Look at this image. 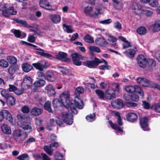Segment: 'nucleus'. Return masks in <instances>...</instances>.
<instances>
[{
	"instance_id": "48",
	"label": "nucleus",
	"mask_w": 160,
	"mask_h": 160,
	"mask_svg": "<svg viewBox=\"0 0 160 160\" xmlns=\"http://www.w3.org/2000/svg\"><path fill=\"white\" fill-rule=\"evenodd\" d=\"M8 91V90L4 89L1 91V94L3 98L7 99L9 96H10Z\"/></svg>"
},
{
	"instance_id": "50",
	"label": "nucleus",
	"mask_w": 160,
	"mask_h": 160,
	"mask_svg": "<svg viewBox=\"0 0 160 160\" xmlns=\"http://www.w3.org/2000/svg\"><path fill=\"white\" fill-rule=\"evenodd\" d=\"M150 82L148 79L144 78L142 83H141V85L144 87H148L150 86Z\"/></svg>"
},
{
	"instance_id": "52",
	"label": "nucleus",
	"mask_w": 160,
	"mask_h": 160,
	"mask_svg": "<svg viewBox=\"0 0 160 160\" xmlns=\"http://www.w3.org/2000/svg\"><path fill=\"white\" fill-rule=\"evenodd\" d=\"M8 64L7 61L4 59L0 60V66L5 68L8 66Z\"/></svg>"
},
{
	"instance_id": "53",
	"label": "nucleus",
	"mask_w": 160,
	"mask_h": 160,
	"mask_svg": "<svg viewBox=\"0 0 160 160\" xmlns=\"http://www.w3.org/2000/svg\"><path fill=\"white\" fill-rule=\"evenodd\" d=\"M142 106L146 109H148L151 108L150 104L146 101L143 100L142 102Z\"/></svg>"
},
{
	"instance_id": "2",
	"label": "nucleus",
	"mask_w": 160,
	"mask_h": 160,
	"mask_svg": "<svg viewBox=\"0 0 160 160\" xmlns=\"http://www.w3.org/2000/svg\"><path fill=\"white\" fill-rule=\"evenodd\" d=\"M59 99L62 102L63 106L68 108L70 107L72 113L74 114L78 113V111L76 107L82 109L83 106V102L81 99L76 98L74 100H70V95L67 92H63L59 96Z\"/></svg>"
},
{
	"instance_id": "43",
	"label": "nucleus",
	"mask_w": 160,
	"mask_h": 160,
	"mask_svg": "<svg viewBox=\"0 0 160 160\" xmlns=\"http://www.w3.org/2000/svg\"><path fill=\"white\" fill-rule=\"evenodd\" d=\"M51 19L54 22H58L61 20L60 16L57 14L52 15L51 16Z\"/></svg>"
},
{
	"instance_id": "9",
	"label": "nucleus",
	"mask_w": 160,
	"mask_h": 160,
	"mask_svg": "<svg viewBox=\"0 0 160 160\" xmlns=\"http://www.w3.org/2000/svg\"><path fill=\"white\" fill-rule=\"evenodd\" d=\"M32 79L31 77L26 75L23 79L21 84V86L24 88L25 89H28L32 85Z\"/></svg>"
},
{
	"instance_id": "7",
	"label": "nucleus",
	"mask_w": 160,
	"mask_h": 160,
	"mask_svg": "<svg viewBox=\"0 0 160 160\" xmlns=\"http://www.w3.org/2000/svg\"><path fill=\"white\" fill-rule=\"evenodd\" d=\"M19 69V67L17 64L10 65L8 69V77L9 79L14 80L17 72Z\"/></svg>"
},
{
	"instance_id": "62",
	"label": "nucleus",
	"mask_w": 160,
	"mask_h": 160,
	"mask_svg": "<svg viewBox=\"0 0 160 160\" xmlns=\"http://www.w3.org/2000/svg\"><path fill=\"white\" fill-rule=\"evenodd\" d=\"M9 88H8V91L10 92H15V90L17 89V88L14 85L9 84Z\"/></svg>"
},
{
	"instance_id": "57",
	"label": "nucleus",
	"mask_w": 160,
	"mask_h": 160,
	"mask_svg": "<svg viewBox=\"0 0 160 160\" xmlns=\"http://www.w3.org/2000/svg\"><path fill=\"white\" fill-rule=\"evenodd\" d=\"M25 89L23 87L22 88H18L15 91L14 93L18 95H19L23 93L24 92V90Z\"/></svg>"
},
{
	"instance_id": "35",
	"label": "nucleus",
	"mask_w": 160,
	"mask_h": 160,
	"mask_svg": "<svg viewBox=\"0 0 160 160\" xmlns=\"http://www.w3.org/2000/svg\"><path fill=\"white\" fill-rule=\"evenodd\" d=\"M125 53L127 57L132 58L134 56L136 51L133 49H129L125 51Z\"/></svg>"
},
{
	"instance_id": "5",
	"label": "nucleus",
	"mask_w": 160,
	"mask_h": 160,
	"mask_svg": "<svg viewBox=\"0 0 160 160\" xmlns=\"http://www.w3.org/2000/svg\"><path fill=\"white\" fill-rule=\"evenodd\" d=\"M102 63V61L96 58L95 57L93 60H87L83 62V65L90 68H95L98 65Z\"/></svg>"
},
{
	"instance_id": "29",
	"label": "nucleus",
	"mask_w": 160,
	"mask_h": 160,
	"mask_svg": "<svg viewBox=\"0 0 160 160\" xmlns=\"http://www.w3.org/2000/svg\"><path fill=\"white\" fill-rule=\"evenodd\" d=\"M46 83V82L45 80L40 79L36 80L34 83L33 85L36 88H38L43 86Z\"/></svg>"
},
{
	"instance_id": "63",
	"label": "nucleus",
	"mask_w": 160,
	"mask_h": 160,
	"mask_svg": "<svg viewBox=\"0 0 160 160\" xmlns=\"http://www.w3.org/2000/svg\"><path fill=\"white\" fill-rule=\"evenodd\" d=\"M108 41L112 43L115 42L117 41V39L112 36L109 35L108 39Z\"/></svg>"
},
{
	"instance_id": "58",
	"label": "nucleus",
	"mask_w": 160,
	"mask_h": 160,
	"mask_svg": "<svg viewBox=\"0 0 160 160\" xmlns=\"http://www.w3.org/2000/svg\"><path fill=\"white\" fill-rule=\"evenodd\" d=\"M143 12L144 14L148 17H152L153 15V12L152 11L148 10H143Z\"/></svg>"
},
{
	"instance_id": "8",
	"label": "nucleus",
	"mask_w": 160,
	"mask_h": 160,
	"mask_svg": "<svg viewBox=\"0 0 160 160\" xmlns=\"http://www.w3.org/2000/svg\"><path fill=\"white\" fill-rule=\"evenodd\" d=\"M62 115L64 122L69 125H71L72 124L73 115L71 113L67 112H63Z\"/></svg>"
},
{
	"instance_id": "36",
	"label": "nucleus",
	"mask_w": 160,
	"mask_h": 160,
	"mask_svg": "<svg viewBox=\"0 0 160 160\" xmlns=\"http://www.w3.org/2000/svg\"><path fill=\"white\" fill-rule=\"evenodd\" d=\"M83 40L88 43H92L94 42L93 38L88 34H87L84 37Z\"/></svg>"
},
{
	"instance_id": "17",
	"label": "nucleus",
	"mask_w": 160,
	"mask_h": 160,
	"mask_svg": "<svg viewBox=\"0 0 160 160\" xmlns=\"http://www.w3.org/2000/svg\"><path fill=\"white\" fill-rule=\"evenodd\" d=\"M127 120L131 122L134 123L136 122L138 120V115L134 112H130L127 114L126 116Z\"/></svg>"
},
{
	"instance_id": "3",
	"label": "nucleus",
	"mask_w": 160,
	"mask_h": 160,
	"mask_svg": "<svg viewBox=\"0 0 160 160\" xmlns=\"http://www.w3.org/2000/svg\"><path fill=\"white\" fill-rule=\"evenodd\" d=\"M17 117L18 119L17 123L20 127L25 130L32 129V127L29 124L30 123L31 118L22 114L18 115Z\"/></svg>"
},
{
	"instance_id": "30",
	"label": "nucleus",
	"mask_w": 160,
	"mask_h": 160,
	"mask_svg": "<svg viewBox=\"0 0 160 160\" xmlns=\"http://www.w3.org/2000/svg\"><path fill=\"white\" fill-rule=\"evenodd\" d=\"M108 123L113 129L116 130L120 132H121L120 134H122V133L123 131V129L117 124L113 123L110 120L108 121Z\"/></svg>"
},
{
	"instance_id": "13",
	"label": "nucleus",
	"mask_w": 160,
	"mask_h": 160,
	"mask_svg": "<svg viewBox=\"0 0 160 160\" xmlns=\"http://www.w3.org/2000/svg\"><path fill=\"white\" fill-rule=\"evenodd\" d=\"M2 115L3 116L4 119L10 123L13 122V118L11 114L6 109L2 110Z\"/></svg>"
},
{
	"instance_id": "10",
	"label": "nucleus",
	"mask_w": 160,
	"mask_h": 160,
	"mask_svg": "<svg viewBox=\"0 0 160 160\" xmlns=\"http://www.w3.org/2000/svg\"><path fill=\"white\" fill-rule=\"evenodd\" d=\"M148 119L147 117H141L139 120L140 125L143 130L145 131H149L148 124Z\"/></svg>"
},
{
	"instance_id": "14",
	"label": "nucleus",
	"mask_w": 160,
	"mask_h": 160,
	"mask_svg": "<svg viewBox=\"0 0 160 160\" xmlns=\"http://www.w3.org/2000/svg\"><path fill=\"white\" fill-rule=\"evenodd\" d=\"M67 54L66 53L59 52L58 54L55 55V57L58 60L69 62L71 61V59L69 58H67Z\"/></svg>"
},
{
	"instance_id": "61",
	"label": "nucleus",
	"mask_w": 160,
	"mask_h": 160,
	"mask_svg": "<svg viewBox=\"0 0 160 160\" xmlns=\"http://www.w3.org/2000/svg\"><path fill=\"white\" fill-rule=\"evenodd\" d=\"M28 155L27 154L24 153L18 156L17 159L19 160H24V159L28 158Z\"/></svg>"
},
{
	"instance_id": "20",
	"label": "nucleus",
	"mask_w": 160,
	"mask_h": 160,
	"mask_svg": "<svg viewBox=\"0 0 160 160\" xmlns=\"http://www.w3.org/2000/svg\"><path fill=\"white\" fill-rule=\"evenodd\" d=\"M11 32L13 33L17 38H24L26 36V34L25 33L23 32L22 33L19 30L12 29L11 30Z\"/></svg>"
},
{
	"instance_id": "21",
	"label": "nucleus",
	"mask_w": 160,
	"mask_h": 160,
	"mask_svg": "<svg viewBox=\"0 0 160 160\" xmlns=\"http://www.w3.org/2000/svg\"><path fill=\"white\" fill-rule=\"evenodd\" d=\"M95 42L97 45L102 47H105L108 44L106 39L103 38H98L95 40Z\"/></svg>"
},
{
	"instance_id": "12",
	"label": "nucleus",
	"mask_w": 160,
	"mask_h": 160,
	"mask_svg": "<svg viewBox=\"0 0 160 160\" xmlns=\"http://www.w3.org/2000/svg\"><path fill=\"white\" fill-rule=\"evenodd\" d=\"M137 62L139 66L142 68L146 67L147 60L144 56L142 54L138 55L137 57Z\"/></svg>"
},
{
	"instance_id": "31",
	"label": "nucleus",
	"mask_w": 160,
	"mask_h": 160,
	"mask_svg": "<svg viewBox=\"0 0 160 160\" xmlns=\"http://www.w3.org/2000/svg\"><path fill=\"white\" fill-rule=\"evenodd\" d=\"M52 105L54 108H57L63 106L62 102L60 99L56 98H54L52 101Z\"/></svg>"
},
{
	"instance_id": "51",
	"label": "nucleus",
	"mask_w": 160,
	"mask_h": 160,
	"mask_svg": "<svg viewBox=\"0 0 160 160\" xmlns=\"http://www.w3.org/2000/svg\"><path fill=\"white\" fill-rule=\"evenodd\" d=\"M154 32H157L160 30V24L158 22H155L153 28Z\"/></svg>"
},
{
	"instance_id": "4",
	"label": "nucleus",
	"mask_w": 160,
	"mask_h": 160,
	"mask_svg": "<svg viewBox=\"0 0 160 160\" xmlns=\"http://www.w3.org/2000/svg\"><path fill=\"white\" fill-rule=\"evenodd\" d=\"M0 10L2 11V15L6 18L9 17L11 15H16L17 13V12L14 10L13 6H10L8 8L5 6L1 5L0 6Z\"/></svg>"
},
{
	"instance_id": "33",
	"label": "nucleus",
	"mask_w": 160,
	"mask_h": 160,
	"mask_svg": "<svg viewBox=\"0 0 160 160\" xmlns=\"http://www.w3.org/2000/svg\"><path fill=\"white\" fill-rule=\"evenodd\" d=\"M16 99L12 95L9 96L6 99V103L7 104L10 106H12L15 104Z\"/></svg>"
},
{
	"instance_id": "6",
	"label": "nucleus",
	"mask_w": 160,
	"mask_h": 160,
	"mask_svg": "<svg viewBox=\"0 0 160 160\" xmlns=\"http://www.w3.org/2000/svg\"><path fill=\"white\" fill-rule=\"evenodd\" d=\"M45 80L48 82H54L58 79V75L57 72L52 70H49L46 72Z\"/></svg>"
},
{
	"instance_id": "54",
	"label": "nucleus",
	"mask_w": 160,
	"mask_h": 160,
	"mask_svg": "<svg viewBox=\"0 0 160 160\" xmlns=\"http://www.w3.org/2000/svg\"><path fill=\"white\" fill-rule=\"evenodd\" d=\"M148 3L149 5L152 7H156L158 4V0H150Z\"/></svg>"
},
{
	"instance_id": "56",
	"label": "nucleus",
	"mask_w": 160,
	"mask_h": 160,
	"mask_svg": "<svg viewBox=\"0 0 160 160\" xmlns=\"http://www.w3.org/2000/svg\"><path fill=\"white\" fill-rule=\"evenodd\" d=\"M35 98L37 100L39 103L41 105H43L44 103L46 100L45 98L41 97H36Z\"/></svg>"
},
{
	"instance_id": "42",
	"label": "nucleus",
	"mask_w": 160,
	"mask_h": 160,
	"mask_svg": "<svg viewBox=\"0 0 160 160\" xmlns=\"http://www.w3.org/2000/svg\"><path fill=\"white\" fill-rule=\"evenodd\" d=\"M146 29L143 26H141L137 29V32L140 35L144 34L146 33Z\"/></svg>"
},
{
	"instance_id": "60",
	"label": "nucleus",
	"mask_w": 160,
	"mask_h": 160,
	"mask_svg": "<svg viewBox=\"0 0 160 160\" xmlns=\"http://www.w3.org/2000/svg\"><path fill=\"white\" fill-rule=\"evenodd\" d=\"M58 68L61 69L60 71L62 73L63 75H67L68 74V71L65 68L61 66H59Z\"/></svg>"
},
{
	"instance_id": "18",
	"label": "nucleus",
	"mask_w": 160,
	"mask_h": 160,
	"mask_svg": "<svg viewBox=\"0 0 160 160\" xmlns=\"http://www.w3.org/2000/svg\"><path fill=\"white\" fill-rule=\"evenodd\" d=\"M105 95L106 98L108 100L116 98L115 91L113 88L106 90Z\"/></svg>"
},
{
	"instance_id": "40",
	"label": "nucleus",
	"mask_w": 160,
	"mask_h": 160,
	"mask_svg": "<svg viewBox=\"0 0 160 160\" xmlns=\"http://www.w3.org/2000/svg\"><path fill=\"white\" fill-rule=\"evenodd\" d=\"M7 59L11 65L17 64V60L15 57L11 56H8L7 57Z\"/></svg>"
},
{
	"instance_id": "15",
	"label": "nucleus",
	"mask_w": 160,
	"mask_h": 160,
	"mask_svg": "<svg viewBox=\"0 0 160 160\" xmlns=\"http://www.w3.org/2000/svg\"><path fill=\"white\" fill-rule=\"evenodd\" d=\"M35 50H37L36 53L40 56L50 60H52L54 57L51 54L48 53L44 52V50L41 48H36Z\"/></svg>"
},
{
	"instance_id": "64",
	"label": "nucleus",
	"mask_w": 160,
	"mask_h": 160,
	"mask_svg": "<svg viewBox=\"0 0 160 160\" xmlns=\"http://www.w3.org/2000/svg\"><path fill=\"white\" fill-rule=\"evenodd\" d=\"M114 27L115 28L119 30L122 28V25L118 21L114 23Z\"/></svg>"
},
{
	"instance_id": "44",
	"label": "nucleus",
	"mask_w": 160,
	"mask_h": 160,
	"mask_svg": "<svg viewBox=\"0 0 160 160\" xmlns=\"http://www.w3.org/2000/svg\"><path fill=\"white\" fill-rule=\"evenodd\" d=\"M95 92L99 98L101 99H104V93L102 90L100 89H97L96 90Z\"/></svg>"
},
{
	"instance_id": "24",
	"label": "nucleus",
	"mask_w": 160,
	"mask_h": 160,
	"mask_svg": "<svg viewBox=\"0 0 160 160\" xmlns=\"http://www.w3.org/2000/svg\"><path fill=\"white\" fill-rule=\"evenodd\" d=\"M13 20L16 23H19L22 25V27L28 28H33L32 26L29 25L27 22L25 21L18 19H14Z\"/></svg>"
},
{
	"instance_id": "27",
	"label": "nucleus",
	"mask_w": 160,
	"mask_h": 160,
	"mask_svg": "<svg viewBox=\"0 0 160 160\" xmlns=\"http://www.w3.org/2000/svg\"><path fill=\"white\" fill-rule=\"evenodd\" d=\"M43 112V110L41 108L37 107H34L30 111L31 114L34 116H38Z\"/></svg>"
},
{
	"instance_id": "37",
	"label": "nucleus",
	"mask_w": 160,
	"mask_h": 160,
	"mask_svg": "<svg viewBox=\"0 0 160 160\" xmlns=\"http://www.w3.org/2000/svg\"><path fill=\"white\" fill-rule=\"evenodd\" d=\"M44 151L49 155L51 156L53 153V149L50 146L45 145L43 147Z\"/></svg>"
},
{
	"instance_id": "46",
	"label": "nucleus",
	"mask_w": 160,
	"mask_h": 160,
	"mask_svg": "<svg viewBox=\"0 0 160 160\" xmlns=\"http://www.w3.org/2000/svg\"><path fill=\"white\" fill-rule=\"evenodd\" d=\"M28 137V134L26 133L23 132L20 136L19 137V138L18 139L17 142H21L27 138Z\"/></svg>"
},
{
	"instance_id": "16",
	"label": "nucleus",
	"mask_w": 160,
	"mask_h": 160,
	"mask_svg": "<svg viewBox=\"0 0 160 160\" xmlns=\"http://www.w3.org/2000/svg\"><path fill=\"white\" fill-rule=\"evenodd\" d=\"M112 106L114 108L120 109L123 108L124 105V103L122 99L118 98L111 102Z\"/></svg>"
},
{
	"instance_id": "59",
	"label": "nucleus",
	"mask_w": 160,
	"mask_h": 160,
	"mask_svg": "<svg viewBox=\"0 0 160 160\" xmlns=\"http://www.w3.org/2000/svg\"><path fill=\"white\" fill-rule=\"evenodd\" d=\"M95 117V114H90L86 117V119L89 122H92L94 120Z\"/></svg>"
},
{
	"instance_id": "28",
	"label": "nucleus",
	"mask_w": 160,
	"mask_h": 160,
	"mask_svg": "<svg viewBox=\"0 0 160 160\" xmlns=\"http://www.w3.org/2000/svg\"><path fill=\"white\" fill-rule=\"evenodd\" d=\"M71 57L72 58L73 63L74 65L78 66H80L82 65L81 61L79 59H78L77 56L75 55L74 53L71 54Z\"/></svg>"
},
{
	"instance_id": "26",
	"label": "nucleus",
	"mask_w": 160,
	"mask_h": 160,
	"mask_svg": "<svg viewBox=\"0 0 160 160\" xmlns=\"http://www.w3.org/2000/svg\"><path fill=\"white\" fill-rule=\"evenodd\" d=\"M45 89L47 91V92L50 96H53L55 95L56 92L53 86L51 85L47 86Z\"/></svg>"
},
{
	"instance_id": "38",
	"label": "nucleus",
	"mask_w": 160,
	"mask_h": 160,
	"mask_svg": "<svg viewBox=\"0 0 160 160\" xmlns=\"http://www.w3.org/2000/svg\"><path fill=\"white\" fill-rule=\"evenodd\" d=\"M44 107L45 109L47 110L49 112L53 113V112L51 108V102L48 101H46L44 104Z\"/></svg>"
},
{
	"instance_id": "47",
	"label": "nucleus",
	"mask_w": 160,
	"mask_h": 160,
	"mask_svg": "<svg viewBox=\"0 0 160 160\" xmlns=\"http://www.w3.org/2000/svg\"><path fill=\"white\" fill-rule=\"evenodd\" d=\"M89 49L91 52L100 53L101 52L100 49L98 47L94 46H91L89 47Z\"/></svg>"
},
{
	"instance_id": "34",
	"label": "nucleus",
	"mask_w": 160,
	"mask_h": 160,
	"mask_svg": "<svg viewBox=\"0 0 160 160\" xmlns=\"http://www.w3.org/2000/svg\"><path fill=\"white\" fill-rule=\"evenodd\" d=\"M23 132L22 130L17 129L14 130L13 132V137L15 141H17L19 137Z\"/></svg>"
},
{
	"instance_id": "32",
	"label": "nucleus",
	"mask_w": 160,
	"mask_h": 160,
	"mask_svg": "<svg viewBox=\"0 0 160 160\" xmlns=\"http://www.w3.org/2000/svg\"><path fill=\"white\" fill-rule=\"evenodd\" d=\"M132 9L136 14H138L139 13L137 12V11L141 10L142 7L141 5L137 3H133L132 4L131 6Z\"/></svg>"
},
{
	"instance_id": "1",
	"label": "nucleus",
	"mask_w": 160,
	"mask_h": 160,
	"mask_svg": "<svg viewBox=\"0 0 160 160\" xmlns=\"http://www.w3.org/2000/svg\"><path fill=\"white\" fill-rule=\"evenodd\" d=\"M125 90L129 93H125L123 95L124 99L128 102L126 103V105L128 107H137L138 104L135 102H138L140 97L143 98L144 94L142 88L139 86L135 85H128L124 88Z\"/></svg>"
},
{
	"instance_id": "41",
	"label": "nucleus",
	"mask_w": 160,
	"mask_h": 160,
	"mask_svg": "<svg viewBox=\"0 0 160 160\" xmlns=\"http://www.w3.org/2000/svg\"><path fill=\"white\" fill-rule=\"evenodd\" d=\"M151 108L153 109L156 112L160 113V102L153 105L151 107Z\"/></svg>"
},
{
	"instance_id": "45",
	"label": "nucleus",
	"mask_w": 160,
	"mask_h": 160,
	"mask_svg": "<svg viewBox=\"0 0 160 160\" xmlns=\"http://www.w3.org/2000/svg\"><path fill=\"white\" fill-rule=\"evenodd\" d=\"M149 87L152 88L157 89L160 91V85L155 82H150Z\"/></svg>"
},
{
	"instance_id": "22",
	"label": "nucleus",
	"mask_w": 160,
	"mask_h": 160,
	"mask_svg": "<svg viewBox=\"0 0 160 160\" xmlns=\"http://www.w3.org/2000/svg\"><path fill=\"white\" fill-rule=\"evenodd\" d=\"M1 129L2 132L5 134H10L12 133L10 127L6 124H3L1 126Z\"/></svg>"
},
{
	"instance_id": "39",
	"label": "nucleus",
	"mask_w": 160,
	"mask_h": 160,
	"mask_svg": "<svg viewBox=\"0 0 160 160\" xmlns=\"http://www.w3.org/2000/svg\"><path fill=\"white\" fill-rule=\"evenodd\" d=\"M62 27L64 30L68 33H71L73 32L71 26L67 25L64 23L63 24Z\"/></svg>"
},
{
	"instance_id": "25",
	"label": "nucleus",
	"mask_w": 160,
	"mask_h": 160,
	"mask_svg": "<svg viewBox=\"0 0 160 160\" xmlns=\"http://www.w3.org/2000/svg\"><path fill=\"white\" fill-rule=\"evenodd\" d=\"M22 68L24 72H28L33 69V67L29 63L26 62L22 64Z\"/></svg>"
},
{
	"instance_id": "11",
	"label": "nucleus",
	"mask_w": 160,
	"mask_h": 160,
	"mask_svg": "<svg viewBox=\"0 0 160 160\" xmlns=\"http://www.w3.org/2000/svg\"><path fill=\"white\" fill-rule=\"evenodd\" d=\"M40 6L45 9L48 11L55 10V9L52 8V6H50L49 2L47 0H40L39 2Z\"/></svg>"
},
{
	"instance_id": "55",
	"label": "nucleus",
	"mask_w": 160,
	"mask_h": 160,
	"mask_svg": "<svg viewBox=\"0 0 160 160\" xmlns=\"http://www.w3.org/2000/svg\"><path fill=\"white\" fill-rule=\"evenodd\" d=\"M21 110L23 113L27 114L29 112L30 108L28 106L25 105L22 108Z\"/></svg>"
},
{
	"instance_id": "49",
	"label": "nucleus",
	"mask_w": 160,
	"mask_h": 160,
	"mask_svg": "<svg viewBox=\"0 0 160 160\" xmlns=\"http://www.w3.org/2000/svg\"><path fill=\"white\" fill-rule=\"evenodd\" d=\"M54 157L56 160H62L63 158V155L58 152H55Z\"/></svg>"
},
{
	"instance_id": "19",
	"label": "nucleus",
	"mask_w": 160,
	"mask_h": 160,
	"mask_svg": "<svg viewBox=\"0 0 160 160\" xmlns=\"http://www.w3.org/2000/svg\"><path fill=\"white\" fill-rule=\"evenodd\" d=\"M147 70L148 71L153 70V68L156 65L155 61L152 59H148L147 60L146 63Z\"/></svg>"
},
{
	"instance_id": "23",
	"label": "nucleus",
	"mask_w": 160,
	"mask_h": 160,
	"mask_svg": "<svg viewBox=\"0 0 160 160\" xmlns=\"http://www.w3.org/2000/svg\"><path fill=\"white\" fill-rule=\"evenodd\" d=\"M45 64V63L44 64H43L42 61H40V62H38L36 63H33L32 65L37 69L39 70L40 71H42L44 69L46 68Z\"/></svg>"
}]
</instances>
